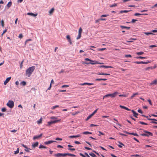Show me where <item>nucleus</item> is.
<instances>
[{"mask_svg": "<svg viewBox=\"0 0 157 157\" xmlns=\"http://www.w3.org/2000/svg\"><path fill=\"white\" fill-rule=\"evenodd\" d=\"M35 66L28 68L26 71L25 75L28 77H30L35 68Z\"/></svg>", "mask_w": 157, "mask_h": 157, "instance_id": "nucleus-1", "label": "nucleus"}, {"mask_svg": "<svg viewBox=\"0 0 157 157\" xmlns=\"http://www.w3.org/2000/svg\"><path fill=\"white\" fill-rule=\"evenodd\" d=\"M54 156L56 157H59V156H63L64 157L67 155L70 156H75V155L74 154H70V153H58L57 154H55Z\"/></svg>", "mask_w": 157, "mask_h": 157, "instance_id": "nucleus-2", "label": "nucleus"}, {"mask_svg": "<svg viewBox=\"0 0 157 157\" xmlns=\"http://www.w3.org/2000/svg\"><path fill=\"white\" fill-rule=\"evenodd\" d=\"M118 94L119 93L118 92H116L113 94H108L104 95L103 97V99H104L105 98L108 97H110L112 98H115L117 94Z\"/></svg>", "mask_w": 157, "mask_h": 157, "instance_id": "nucleus-3", "label": "nucleus"}, {"mask_svg": "<svg viewBox=\"0 0 157 157\" xmlns=\"http://www.w3.org/2000/svg\"><path fill=\"white\" fill-rule=\"evenodd\" d=\"M85 60L86 61H94V63H86V62H85L84 63H85V64H92V65H94L95 64H103V63H99V62H97L96 61H92L90 59H88V58H86L85 59Z\"/></svg>", "mask_w": 157, "mask_h": 157, "instance_id": "nucleus-4", "label": "nucleus"}, {"mask_svg": "<svg viewBox=\"0 0 157 157\" xmlns=\"http://www.w3.org/2000/svg\"><path fill=\"white\" fill-rule=\"evenodd\" d=\"M10 108H12L14 106V103L12 101H9L6 104Z\"/></svg>", "mask_w": 157, "mask_h": 157, "instance_id": "nucleus-5", "label": "nucleus"}, {"mask_svg": "<svg viewBox=\"0 0 157 157\" xmlns=\"http://www.w3.org/2000/svg\"><path fill=\"white\" fill-rule=\"evenodd\" d=\"M144 132L145 133H143L141 134L142 136H152L153 134L148 131H146L145 130H144Z\"/></svg>", "mask_w": 157, "mask_h": 157, "instance_id": "nucleus-6", "label": "nucleus"}, {"mask_svg": "<svg viewBox=\"0 0 157 157\" xmlns=\"http://www.w3.org/2000/svg\"><path fill=\"white\" fill-rule=\"evenodd\" d=\"M61 120H56L54 121H51L48 122V126H50L51 124L54 123H57L59 122Z\"/></svg>", "mask_w": 157, "mask_h": 157, "instance_id": "nucleus-7", "label": "nucleus"}, {"mask_svg": "<svg viewBox=\"0 0 157 157\" xmlns=\"http://www.w3.org/2000/svg\"><path fill=\"white\" fill-rule=\"evenodd\" d=\"M53 142H56V141H54V140H49L48 141H47L45 142H44V144L46 145H48L49 144H50Z\"/></svg>", "mask_w": 157, "mask_h": 157, "instance_id": "nucleus-8", "label": "nucleus"}, {"mask_svg": "<svg viewBox=\"0 0 157 157\" xmlns=\"http://www.w3.org/2000/svg\"><path fill=\"white\" fill-rule=\"evenodd\" d=\"M124 132L125 133H126L129 134V135H133L136 136H138V135L136 133H133V132L132 133L126 131H124Z\"/></svg>", "mask_w": 157, "mask_h": 157, "instance_id": "nucleus-9", "label": "nucleus"}, {"mask_svg": "<svg viewBox=\"0 0 157 157\" xmlns=\"http://www.w3.org/2000/svg\"><path fill=\"white\" fill-rule=\"evenodd\" d=\"M157 84V80L155 79L154 80L152 81L149 84L150 86L152 85L153 84L156 85Z\"/></svg>", "mask_w": 157, "mask_h": 157, "instance_id": "nucleus-10", "label": "nucleus"}, {"mask_svg": "<svg viewBox=\"0 0 157 157\" xmlns=\"http://www.w3.org/2000/svg\"><path fill=\"white\" fill-rule=\"evenodd\" d=\"M11 78V77H9L7 78L6 79V80L4 82V84L5 85H6L7 84V83L10 81Z\"/></svg>", "mask_w": 157, "mask_h": 157, "instance_id": "nucleus-11", "label": "nucleus"}, {"mask_svg": "<svg viewBox=\"0 0 157 157\" xmlns=\"http://www.w3.org/2000/svg\"><path fill=\"white\" fill-rule=\"evenodd\" d=\"M66 38L68 40V42H69L70 44H72V42L71 39L69 35H67L66 36Z\"/></svg>", "mask_w": 157, "mask_h": 157, "instance_id": "nucleus-12", "label": "nucleus"}, {"mask_svg": "<svg viewBox=\"0 0 157 157\" xmlns=\"http://www.w3.org/2000/svg\"><path fill=\"white\" fill-rule=\"evenodd\" d=\"M42 135V134L41 133L40 135L38 136H34L33 137V139L35 140V139H38V138H40Z\"/></svg>", "mask_w": 157, "mask_h": 157, "instance_id": "nucleus-13", "label": "nucleus"}, {"mask_svg": "<svg viewBox=\"0 0 157 157\" xmlns=\"http://www.w3.org/2000/svg\"><path fill=\"white\" fill-rule=\"evenodd\" d=\"M81 135L79 134H78L76 136H69V138H76L80 136H81Z\"/></svg>", "mask_w": 157, "mask_h": 157, "instance_id": "nucleus-14", "label": "nucleus"}, {"mask_svg": "<svg viewBox=\"0 0 157 157\" xmlns=\"http://www.w3.org/2000/svg\"><path fill=\"white\" fill-rule=\"evenodd\" d=\"M99 67L100 68L104 67V68H112L113 67L111 66H104V65H102V66H100Z\"/></svg>", "mask_w": 157, "mask_h": 157, "instance_id": "nucleus-15", "label": "nucleus"}, {"mask_svg": "<svg viewBox=\"0 0 157 157\" xmlns=\"http://www.w3.org/2000/svg\"><path fill=\"white\" fill-rule=\"evenodd\" d=\"M27 15H31L32 16H33V17H36V16L37 14H34L32 13H27Z\"/></svg>", "mask_w": 157, "mask_h": 157, "instance_id": "nucleus-16", "label": "nucleus"}, {"mask_svg": "<svg viewBox=\"0 0 157 157\" xmlns=\"http://www.w3.org/2000/svg\"><path fill=\"white\" fill-rule=\"evenodd\" d=\"M97 74L100 75H110L109 74L104 73H99Z\"/></svg>", "mask_w": 157, "mask_h": 157, "instance_id": "nucleus-17", "label": "nucleus"}, {"mask_svg": "<svg viewBox=\"0 0 157 157\" xmlns=\"http://www.w3.org/2000/svg\"><path fill=\"white\" fill-rule=\"evenodd\" d=\"M147 15V13H142V14H140L138 13H136L134 14V15L135 16H138L139 15Z\"/></svg>", "mask_w": 157, "mask_h": 157, "instance_id": "nucleus-18", "label": "nucleus"}, {"mask_svg": "<svg viewBox=\"0 0 157 157\" xmlns=\"http://www.w3.org/2000/svg\"><path fill=\"white\" fill-rule=\"evenodd\" d=\"M38 145V142H36L33 144L32 146L34 148L36 147H37Z\"/></svg>", "mask_w": 157, "mask_h": 157, "instance_id": "nucleus-19", "label": "nucleus"}, {"mask_svg": "<svg viewBox=\"0 0 157 157\" xmlns=\"http://www.w3.org/2000/svg\"><path fill=\"white\" fill-rule=\"evenodd\" d=\"M139 94V93H136L133 94V95L130 97V98L131 99H132L136 95H138Z\"/></svg>", "mask_w": 157, "mask_h": 157, "instance_id": "nucleus-20", "label": "nucleus"}, {"mask_svg": "<svg viewBox=\"0 0 157 157\" xmlns=\"http://www.w3.org/2000/svg\"><path fill=\"white\" fill-rule=\"evenodd\" d=\"M132 112L133 114V115L136 117H137V116L138 115V114L134 110H132Z\"/></svg>", "mask_w": 157, "mask_h": 157, "instance_id": "nucleus-21", "label": "nucleus"}, {"mask_svg": "<svg viewBox=\"0 0 157 157\" xmlns=\"http://www.w3.org/2000/svg\"><path fill=\"white\" fill-rule=\"evenodd\" d=\"M107 79L106 78H96L95 79L96 81H99L101 80L105 81Z\"/></svg>", "mask_w": 157, "mask_h": 157, "instance_id": "nucleus-22", "label": "nucleus"}, {"mask_svg": "<svg viewBox=\"0 0 157 157\" xmlns=\"http://www.w3.org/2000/svg\"><path fill=\"white\" fill-rule=\"evenodd\" d=\"M54 8H52L50 11H49V13H50V15L52 14V13L54 12Z\"/></svg>", "mask_w": 157, "mask_h": 157, "instance_id": "nucleus-23", "label": "nucleus"}, {"mask_svg": "<svg viewBox=\"0 0 157 157\" xmlns=\"http://www.w3.org/2000/svg\"><path fill=\"white\" fill-rule=\"evenodd\" d=\"M12 5V2H9L7 4L6 6L8 8H9Z\"/></svg>", "mask_w": 157, "mask_h": 157, "instance_id": "nucleus-24", "label": "nucleus"}, {"mask_svg": "<svg viewBox=\"0 0 157 157\" xmlns=\"http://www.w3.org/2000/svg\"><path fill=\"white\" fill-rule=\"evenodd\" d=\"M120 27L122 28H125L128 29H130V27H126L124 26L121 25Z\"/></svg>", "mask_w": 157, "mask_h": 157, "instance_id": "nucleus-25", "label": "nucleus"}, {"mask_svg": "<svg viewBox=\"0 0 157 157\" xmlns=\"http://www.w3.org/2000/svg\"><path fill=\"white\" fill-rule=\"evenodd\" d=\"M131 156H132V157L135 156V157H143V156H142L141 155H138V154L132 155H131Z\"/></svg>", "mask_w": 157, "mask_h": 157, "instance_id": "nucleus-26", "label": "nucleus"}, {"mask_svg": "<svg viewBox=\"0 0 157 157\" xmlns=\"http://www.w3.org/2000/svg\"><path fill=\"white\" fill-rule=\"evenodd\" d=\"M130 10H121L120 11V13H127L130 11Z\"/></svg>", "mask_w": 157, "mask_h": 157, "instance_id": "nucleus-27", "label": "nucleus"}, {"mask_svg": "<svg viewBox=\"0 0 157 157\" xmlns=\"http://www.w3.org/2000/svg\"><path fill=\"white\" fill-rule=\"evenodd\" d=\"M82 133H83V134H85V135H87V134H92V133L91 132H88V131L83 132Z\"/></svg>", "mask_w": 157, "mask_h": 157, "instance_id": "nucleus-28", "label": "nucleus"}, {"mask_svg": "<svg viewBox=\"0 0 157 157\" xmlns=\"http://www.w3.org/2000/svg\"><path fill=\"white\" fill-rule=\"evenodd\" d=\"M39 148L40 149L41 148H47V147H45L44 145H40V146L39 147Z\"/></svg>", "mask_w": 157, "mask_h": 157, "instance_id": "nucleus-29", "label": "nucleus"}, {"mask_svg": "<svg viewBox=\"0 0 157 157\" xmlns=\"http://www.w3.org/2000/svg\"><path fill=\"white\" fill-rule=\"evenodd\" d=\"M118 143L120 144L118 145V146L120 148H121L122 147L121 146V145L124 146V145L123 144H122V143H121V142L120 141L118 142Z\"/></svg>", "mask_w": 157, "mask_h": 157, "instance_id": "nucleus-30", "label": "nucleus"}, {"mask_svg": "<svg viewBox=\"0 0 157 157\" xmlns=\"http://www.w3.org/2000/svg\"><path fill=\"white\" fill-rule=\"evenodd\" d=\"M42 118H41L40 119L37 121V123L38 124H40L42 123Z\"/></svg>", "mask_w": 157, "mask_h": 157, "instance_id": "nucleus-31", "label": "nucleus"}, {"mask_svg": "<svg viewBox=\"0 0 157 157\" xmlns=\"http://www.w3.org/2000/svg\"><path fill=\"white\" fill-rule=\"evenodd\" d=\"M144 52H139L136 53V54L138 55H142L144 54Z\"/></svg>", "mask_w": 157, "mask_h": 157, "instance_id": "nucleus-32", "label": "nucleus"}, {"mask_svg": "<svg viewBox=\"0 0 157 157\" xmlns=\"http://www.w3.org/2000/svg\"><path fill=\"white\" fill-rule=\"evenodd\" d=\"M144 34L146 35L154 34L153 33H149V32H144Z\"/></svg>", "mask_w": 157, "mask_h": 157, "instance_id": "nucleus-33", "label": "nucleus"}, {"mask_svg": "<svg viewBox=\"0 0 157 157\" xmlns=\"http://www.w3.org/2000/svg\"><path fill=\"white\" fill-rule=\"evenodd\" d=\"M89 155L92 157H96V155L93 153H91L89 154Z\"/></svg>", "mask_w": 157, "mask_h": 157, "instance_id": "nucleus-34", "label": "nucleus"}, {"mask_svg": "<svg viewBox=\"0 0 157 157\" xmlns=\"http://www.w3.org/2000/svg\"><path fill=\"white\" fill-rule=\"evenodd\" d=\"M140 64H147L149 63V62H143V61H140Z\"/></svg>", "mask_w": 157, "mask_h": 157, "instance_id": "nucleus-35", "label": "nucleus"}, {"mask_svg": "<svg viewBox=\"0 0 157 157\" xmlns=\"http://www.w3.org/2000/svg\"><path fill=\"white\" fill-rule=\"evenodd\" d=\"M21 84L24 86L26 85V83L25 81H23L21 82Z\"/></svg>", "mask_w": 157, "mask_h": 157, "instance_id": "nucleus-36", "label": "nucleus"}, {"mask_svg": "<svg viewBox=\"0 0 157 157\" xmlns=\"http://www.w3.org/2000/svg\"><path fill=\"white\" fill-rule=\"evenodd\" d=\"M59 107V105H56L55 106H53L52 108H51V109H55L56 108H57V107Z\"/></svg>", "mask_w": 157, "mask_h": 157, "instance_id": "nucleus-37", "label": "nucleus"}, {"mask_svg": "<svg viewBox=\"0 0 157 157\" xmlns=\"http://www.w3.org/2000/svg\"><path fill=\"white\" fill-rule=\"evenodd\" d=\"M82 31V28L81 27H80L79 29L78 33L81 34Z\"/></svg>", "mask_w": 157, "mask_h": 157, "instance_id": "nucleus-38", "label": "nucleus"}, {"mask_svg": "<svg viewBox=\"0 0 157 157\" xmlns=\"http://www.w3.org/2000/svg\"><path fill=\"white\" fill-rule=\"evenodd\" d=\"M19 148H17V151H14V154H16L18 153L19 152Z\"/></svg>", "mask_w": 157, "mask_h": 157, "instance_id": "nucleus-39", "label": "nucleus"}, {"mask_svg": "<svg viewBox=\"0 0 157 157\" xmlns=\"http://www.w3.org/2000/svg\"><path fill=\"white\" fill-rule=\"evenodd\" d=\"M139 123H140V124H142L145 125H147V123H145V122H142V121H140L139 122Z\"/></svg>", "mask_w": 157, "mask_h": 157, "instance_id": "nucleus-40", "label": "nucleus"}, {"mask_svg": "<svg viewBox=\"0 0 157 157\" xmlns=\"http://www.w3.org/2000/svg\"><path fill=\"white\" fill-rule=\"evenodd\" d=\"M81 34H80V33H78V35L77 37L76 38V39L77 40H78V39H80L81 38Z\"/></svg>", "mask_w": 157, "mask_h": 157, "instance_id": "nucleus-41", "label": "nucleus"}, {"mask_svg": "<svg viewBox=\"0 0 157 157\" xmlns=\"http://www.w3.org/2000/svg\"><path fill=\"white\" fill-rule=\"evenodd\" d=\"M117 6V4L115 3V4H113V5H111L110 6V7H113L116 6Z\"/></svg>", "mask_w": 157, "mask_h": 157, "instance_id": "nucleus-42", "label": "nucleus"}, {"mask_svg": "<svg viewBox=\"0 0 157 157\" xmlns=\"http://www.w3.org/2000/svg\"><path fill=\"white\" fill-rule=\"evenodd\" d=\"M1 25L2 27H4V21L3 20H2L1 21Z\"/></svg>", "mask_w": 157, "mask_h": 157, "instance_id": "nucleus-43", "label": "nucleus"}, {"mask_svg": "<svg viewBox=\"0 0 157 157\" xmlns=\"http://www.w3.org/2000/svg\"><path fill=\"white\" fill-rule=\"evenodd\" d=\"M57 118V117H50V119H56Z\"/></svg>", "mask_w": 157, "mask_h": 157, "instance_id": "nucleus-44", "label": "nucleus"}, {"mask_svg": "<svg viewBox=\"0 0 157 157\" xmlns=\"http://www.w3.org/2000/svg\"><path fill=\"white\" fill-rule=\"evenodd\" d=\"M119 69L121 70V71H125L127 70V69H124L123 68H120Z\"/></svg>", "mask_w": 157, "mask_h": 157, "instance_id": "nucleus-45", "label": "nucleus"}, {"mask_svg": "<svg viewBox=\"0 0 157 157\" xmlns=\"http://www.w3.org/2000/svg\"><path fill=\"white\" fill-rule=\"evenodd\" d=\"M119 97H126L127 96V95H125V94H120L119 95Z\"/></svg>", "mask_w": 157, "mask_h": 157, "instance_id": "nucleus-46", "label": "nucleus"}, {"mask_svg": "<svg viewBox=\"0 0 157 157\" xmlns=\"http://www.w3.org/2000/svg\"><path fill=\"white\" fill-rule=\"evenodd\" d=\"M6 110V109L5 108H3L2 109V112H5Z\"/></svg>", "mask_w": 157, "mask_h": 157, "instance_id": "nucleus-47", "label": "nucleus"}, {"mask_svg": "<svg viewBox=\"0 0 157 157\" xmlns=\"http://www.w3.org/2000/svg\"><path fill=\"white\" fill-rule=\"evenodd\" d=\"M98 132H99V133L100 134V135H98V136H100L101 135H104V133H103L102 132H101L100 131H98Z\"/></svg>", "mask_w": 157, "mask_h": 157, "instance_id": "nucleus-48", "label": "nucleus"}, {"mask_svg": "<svg viewBox=\"0 0 157 157\" xmlns=\"http://www.w3.org/2000/svg\"><path fill=\"white\" fill-rule=\"evenodd\" d=\"M91 117H92L91 116H90V115L87 117V118L86 119V121H88L89 119Z\"/></svg>", "mask_w": 157, "mask_h": 157, "instance_id": "nucleus-49", "label": "nucleus"}, {"mask_svg": "<svg viewBox=\"0 0 157 157\" xmlns=\"http://www.w3.org/2000/svg\"><path fill=\"white\" fill-rule=\"evenodd\" d=\"M137 20H135V19H132V23H135L136 21H137Z\"/></svg>", "mask_w": 157, "mask_h": 157, "instance_id": "nucleus-50", "label": "nucleus"}, {"mask_svg": "<svg viewBox=\"0 0 157 157\" xmlns=\"http://www.w3.org/2000/svg\"><path fill=\"white\" fill-rule=\"evenodd\" d=\"M120 107H121V108L124 109H125L126 108V107L123 106H122V105H120Z\"/></svg>", "mask_w": 157, "mask_h": 157, "instance_id": "nucleus-51", "label": "nucleus"}, {"mask_svg": "<svg viewBox=\"0 0 157 157\" xmlns=\"http://www.w3.org/2000/svg\"><path fill=\"white\" fill-rule=\"evenodd\" d=\"M148 120H152L155 121H157V120L155 119L148 118Z\"/></svg>", "mask_w": 157, "mask_h": 157, "instance_id": "nucleus-52", "label": "nucleus"}, {"mask_svg": "<svg viewBox=\"0 0 157 157\" xmlns=\"http://www.w3.org/2000/svg\"><path fill=\"white\" fill-rule=\"evenodd\" d=\"M86 85H87L89 86H90V85H91L94 84L93 83H88V82H86Z\"/></svg>", "mask_w": 157, "mask_h": 157, "instance_id": "nucleus-53", "label": "nucleus"}, {"mask_svg": "<svg viewBox=\"0 0 157 157\" xmlns=\"http://www.w3.org/2000/svg\"><path fill=\"white\" fill-rule=\"evenodd\" d=\"M138 112L140 113H143V112H142V110L141 109H139L138 110Z\"/></svg>", "mask_w": 157, "mask_h": 157, "instance_id": "nucleus-54", "label": "nucleus"}, {"mask_svg": "<svg viewBox=\"0 0 157 157\" xmlns=\"http://www.w3.org/2000/svg\"><path fill=\"white\" fill-rule=\"evenodd\" d=\"M113 120L116 121V122H115V123L117 124H118L119 123L117 120L115 118H114Z\"/></svg>", "mask_w": 157, "mask_h": 157, "instance_id": "nucleus-55", "label": "nucleus"}, {"mask_svg": "<svg viewBox=\"0 0 157 157\" xmlns=\"http://www.w3.org/2000/svg\"><path fill=\"white\" fill-rule=\"evenodd\" d=\"M109 16V15L103 14V15H102L101 16V17H106L107 16Z\"/></svg>", "mask_w": 157, "mask_h": 157, "instance_id": "nucleus-56", "label": "nucleus"}, {"mask_svg": "<svg viewBox=\"0 0 157 157\" xmlns=\"http://www.w3.org/2000/svg\"><path fill=\"white\" fill-rule=\"evenodd\" d=\"M7 31V29L4 30L2 33V36Z\"/></svg>", "mask_w": 157, "mask_h": 157, "instance_id": "nucleus-57", "label": "nucleus"}, {"mask_svg": "<svg viewBox=\"0 0 157 157\" xmlns=\"http://www.w3.org/2000/svg\"><path fill=\"white\" fill-rule=\"evenodd\" d=\"M148 101L149 102V104L151 105H152V103H151V100H150V99H148Z\"/></svg>", "mask_w": 157, "mask_h": 157, "instance_id": "nucleus-58", "label": "nucleus"}, {"mask_svg": "<svg viewBox=\"0 0 157 157\" xmlns=\"http://www.w3.org/2000/svg\"><path fill=\"white\" fill-rule=\"evenodd\" d=\"M30 149H29V148L28 149L27 148V149H25V151H26L27 152H30V151H29Z\"/></svg>", "mask_w": 157, "mask_h": 157, "instance_id": "nucleus-59", "label": "nucleus"}, {"mask_svg": "<svg viewBox=\"0 0 157 157\" xmlns=\"http://www.w3.org/2000/svg\"><path fill=\"white\" fill-rule=\"evenodd\" d=\"M125 56L126 57H132V56L131 55H130V54H129V55H126Z\"/></svg>", "mask_w": 157, "mask_h": 157, "instance_id": "nucleus-60", "label": "nucleus"}, {"mask_svg": "<svg viewBox=\"0 0 157 157\" xmlns=\"http://www.w3.org/2000/svg\"><path fill=\"white\" fill-rule=\"evenodd\" d=\"M22 37H23V35H22V34H21L19 35V37L21 39L22 38Z\"/></svg>", "mask_w": 157, "mask_h": 157, "instance_id": "nucleus-61", "label": "nucleus"}, {"mask_svg": "<svg viewBox=\"0 0 157 157\" xmlns=\"http://www.w3.org/2000/svg\"><path fill=\"white\" fill-rule=\"evenodd\" d=\"M79 155L83 157H86L85 155H83V154L81 153H79Z\"/></svg>", "mask_w": 157, "mask_h": 157, "instance_id": "nucleus-62", "label": "nucleus"}, {"mask_svg": "<svg viewBox=\"0 0 157 157\" xmlns=\"http://www.w3.org/2000/svg\"><path fill=\"white\" fill-rule=\"evenodd\" d=\"M56 140H62V138H56Z\"/></svg>", "mask_w": 157, "mask_h": 157, "instance_id": "nucleus-63", "label": "nucleus"}, {"mask_svg": "<svg viewBox=\"0 0 157 157\" xmlns=\"http://www.w3.org/2000/svg\"><path fill=\"white\" fill-rule=\"evenodd\" d=\"M21 145H22V146L23 147H25L26 149H27V147L25 145H24V144H22Z\"/></svg>", "mask_w": 157, "mask_h": 157, "instance_id": "nucleus-64", "label": "nucleus"}]
</instances>
